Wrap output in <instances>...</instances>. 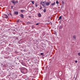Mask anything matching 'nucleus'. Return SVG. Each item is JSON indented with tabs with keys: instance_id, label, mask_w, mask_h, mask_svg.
Here are the masks:
<instances>
[{
	"instance_id": "obj_1",
	"label": "nucleus",
	"mask_w": 80,
	"mask_h": 80,
	"mask_svg": "<svg viewBox=\"0 0 80 80\" xmlns=\"http://www.w3.org/2000/svg\"><path fill=\"white\" fill-rule=\"evenodd\" d=\"M50 2H47L46 3V5L47 6H48L49 5H50Z\"/></svg>"
},
{
	"instance_id": "obj_2",
	"label": "nucleus",
	"mask_w": 80,
	"mask_h": 80,
	"mask_svg": "<svg viewBox=\"0 0 80 80\" xmlns=\"http://www.w3.org/2000/svg\"><path fill=\"white\" fill-rule=\"evenodd\" d=\"M63 28V26L62 25H61L59 27V30H61V29H62Z\"/></svg>"
},
{
	"instance_id": "obj_3",
	"label": "nucleus",
	"mask_w": 80,
	"mask_h": 80,
	"mask_svg": "<svg viewBox=\"0 0 80 80\" xmlns=\"http://www.w3.org/2000/svg\"><path fill=\"white\" fill-rule=\"evenodd\" d=\"M11 3H13L14 5H15V4L16 3V2H15V0L13 1H11Z\"/></svg>"
},
{
	"instance_id": "obj_4",
	"label": "nucleus",
	"mask_w": 80,
	"mask_h": 80,
	"mask_svg": "<svg viewBox=\"0 0 80 80\" xmlns=\"http://www.w3.org/2000/svg\"><path fill=\"white\" fill-rule=\"evenodd\" d=\"M55 2H54V3L51 4V5L52 6H55Z\"/></svg>"
},
{
	"instance_id": "obj_5",
	"label": "nucleus",
	"mask_w": 80,
	"mask_h": 80,
	"mask_svg": "<svg viewBox=\"0 0 80 80\" xmlns=\"http://www.w3.org/2000/svg\"><path fill=\"white\" fill-rule=\"evenodd\" d=\"M14 14H16V15H18V11L14 12Z\"/></svg>"
},
{
	"instance_id": "obj_6",
	"label": "nucleus",
	"mask_w": 80,
	"mask_h": 80,
	"mask_svg": "<svg viewBox=\"0 0 80 80\" xmlns=\"http://www.w3.org/2000/svg\"><path fill=\"white\" fill-rule=\"evenodd\" d=\"M21 17L22 18H24L23 15V14H21Z\"/></svg>"
},
{
	"instance_id": "obj_7",
	"label": "nucleus",
	"mask_w": 80,
	"mask_h": 80,
	"mask_svg": "<svg viewBox=\"0 0 80 80\" xmlns=\"http://www.w3.org/2000/svg\"><path fill=\"white\" fill-rule=\"evenodd\" d=\"M22 70H27V69H26V68H23V67L22 68Z\"/></svg>"
},
{
	"instance_id": "obj_8",
	"label": "nucleus",
	"mask_w": 80,
	"mask_h": 80,
	"mask_svg": "<svg viewBox=\"0 0 80 80\" xmlns=\"http://www.w3.org/2000/svg\"><path fill=\"white\" fill-rule=\"evenodd\" d=\"M38 16L39 17H41V14H40V13H38Z\"/></svg>"
},
{
	"instance_id": "obj_9",
	"label": "nucleus",
	"mask_w": 80,
	"mask_h": 80,
	"mask_svg": "<svg viewBox=\"0 0 80 80\" xmlns=\"http://www.w3.org/2000/svg\"><path fill=\"white\" fill-rule=\"evenodd\" d=\"M4 16H5V18H8V16L6 14H4Z\"/></svg>"
},
{
	"instance_id": "obj_10",
	"label": "nucleus",
	"mask_w": 80,
	"mask_h": 80,
	"mask_svg": "<svg viewBox=\"0 0 80 80\" xmlns=\"http://www.w3.org/2000/svg\"><path fill=\"white\" fill-rule=\"evenodd\" d=\"M21 13H23V12H25V10H21Z\"/></svg>"
},
{
	"instance_id": "obj_11",
	"label": "nucleus",
	"mask_w": 80,
	"mask_h": 80,
	"mask_svg": "<svg viewBox=\"0 0 80 80\" xmlns=\"http://www.w3.org/2000/svg\"><path fill=\"white\" fill-rule=\"evenodd\" d=\"M73 38L75 39H75H76V36L75 35H73Z\"/></svg>"
},
{
	"instance_id": "obj_12",
	"label": "nucleus",
	"mask_w": 80,
	"mask_h": 80,
	"mask_svg": "<svg viewBox=\"0 0 80 80\" xmlns=\"http://www.w3.org/2000/svg\"><path fill=\"white\" fill-rule=\"evenodd\" d=\"M60 19H61V20H62V16H60L59 17V19H58V20H60Z\"/></svg>"
},
{
	"instance_id": "obj_13",
	"label": "nucleus",
	"mask_w": 80,
	"mask_h": 80,
	"mask_svg": "<svg viewBox=\"0 0 80 80\" xmlns=\"http://www.w3.org/2000/svg\"><path fill=\"white\" fill-rule=\"evenodd\" d=\"M31 2H32V5L34 4V1H31Z\"/></svg>"
},
{
	"instance_id": "obj_14",
	"label": "nucleus",
	"mask_w": 80,
	"mask_h": 80,
	"mask_svg": "<svg viewBox=\"0 0 80 80\" xmlns=\"http://www.w3.org/2000/svg\"><path fill=\"white\" fill-rule=\"evenodd\" d=\"M46 12V9H44L43 10V12H44V13H45Z\"/></svg>"
},
{
	"instance_id": "obj_15",
	"label": "nucleus",
	"mask_w": 80,
	"mask_h": 80,
	"mask_svg": "<svg viewBox=\"0 0 80 80\" xmlns=\"http://www.w3.org/2000/svg\"><path fill=\"white\" fill-rule=\"evenodd\" d=\"M22 65H23V66H26V64L23 63H22Z\"/></svg>"
},
{
	"instance_id": "obj_16",
	"label": "nucleus",
	"mask_w": 80,
	"mask_h": 80,
	"mask_svg": "<svg viewBox=\"0 0 80 80\" xmlns=\"http://www.w3.org/2000/svg\"><path fill=\"white\" fill-rule=\"evenodd\" d=\"M56 3H57V4H58V3H59V2H58V1H56Z\"/></svg>"
},
{
	"instance_id": "obj_17",
	"label": "nucleus",
	"mask_w": 80,
	"mask_h": 80,
	"mask_svg": "<svg viewBox=\"0 0 80 80\" xmlns=\"http://www.w3.org/2000/svg\"><path fill=\"white\" fill-rule=\"evenodd\" d=\"M62 5H64V1H62Z\"/></svg>"
},
{
	"instance_id": "obj_18",
	"label": "nucleus",
	"mask_w": 80,
	"mask_h": 80,
	"mask_svg": "<svg viewBox=\"0 0 80 80\" xmlns=\"http://www.w3.org/2000/svg\"><path fill=\"white\" fill-rule=\"evenodd\" d=\"M42 6H43L44 7H45V4H42Z\"/></svg>"
},
{
	"instance_id": "obj_19",
	"label": "nucleus",
	"mask_w": 80,
	"mask_h": 80,
	"mask_svg": "<svg viewBox=\"0 0 80 80\" xmlns=\"http://www.w3.org/2000/svg\"><path fill=\"white\" fill-rule=\"evenodd\" d=\"M46 2L47 1H44V2H43L42 3H43L44 4V3H45V2Z\"/></svg>"
},
{
	"instance_id": "obj_20",
	"label": "nucleus",
	"mask_w": 80,
	"mask_h": 80,
	"mask_svg": "<svg viewBox=\"0 0 80 80\" xmlns=\"http://www.w3.org/2000/svg\"><path fill=\"white\" fill-rule=\"evenodd\" d=\"M40 10H42V7L40 6Z\"/></svg>"
},
{
	"instance_id": "obj_21",
	"label": "nucleus",
	"mask_w": 80,
	"mask_h": 80,
	"mask_svg": "<svg viewBox=\"0 0 80 80\" xmlns=\"http://www.w3.org/2000/svg\"><path fill=\"white\" fill-rule=\"evenodd\" d=\"M39 24V23H37L36 24V25H38Z\"/></svg>"
},
{
	"instance_id": "obj_22",
	"label": "nucleus",
	"mask_w": 80,
	"mask_h": 80,
	"mask_svg": "<svg viewBox=\"0 0 80 80\" xmlns=\"http://www.w3.org/2000/svg\"><path fill=\"white\" fill-rule=\"evenodd\" d=\"M40 55H43V53H41Z\"/></svg>"
},
{
	"instance_id": "obj_23",
	"label": "nucleus",
	"mask_w": 80,
	"mask_h": 80,
	"mask_svg": "<svg viewBox=\"0 0 80 80\" xmlns=\"http://www.w3.org/2000/svg\"><path fill=\"white\" fill-rule=\"evenodd\" d=\"M78 55H79V56H80V53H78Z\"/></svg>"
},
{
	"instance_id": "obj_24",
	"label": "nucleus",
	"mask_w": 80,
	"mask_h": 80,
	"mask_svg": "<svg viewBox=\"0 0 80 80\" xmlns=\"http://www.w3.org/2000/svg\"><path fill=\"white\" fill-rule=\"evenodd\" d=\"M35 7H38V5L37 4H35Z\"/></svg>"
},
{
	"instance_id": "obj_25",
	"label": "nucleus",
	"mask_w": 80,
	"mask_h": 80,
	"mask_svg": "<svg viewBox=\"0 0 80 80\" xmlns=\"http://www.w3.org/2000/svg\"><path fill=\"white\" fill-rule=\"evenodd\" d=\"M75 62L76 63H77L78 62V61H77V60H76V61H75Z\"/></svg>"
},
{
	"instance_id": "obj_26",
	"label": "nucleus",
	"mask_w": 80,
	"mask_h": 80,
	"mask_svg": "<svg viewBox=\"0 0 80 80\" xmlns=\"http://www.w3.org/2000/svg\"><path fill=\"white\" fill-rule=\"evenodd\" d=\"M17 23H19V20H18L17 21Z\"/></svg>"
},
{
	"instance_id": "obj_27",
	"label": "nucleus",
	"mask_w": 80,
	"mask_h": 80,
	"mask_svg": "<svg viewBox=\"0 0 80 80\" xmlns=\"http://www.w3.org/2000/svg\"><path fill=\"white\" fill-rule=\"evenodd\" d=\"M34 26H32V28H34Z\"/></svg>"
},
{
	"instance_id": "obj_28",
	"label": "nucleus",
	"mask_w": 80,
	"mask_h": 80,
	"mask_svg": "<svg viewBox=\"0 0 80 80\" xmlns=\"http://www.w3.org/2000/svg\"><path fill=\"white\" fill-rule=\"evenodd\" d=\"M28 17H29V18H31V16H28Z\"/></svg>"
},
{
	"instance_id": "obj_29",
	"label": "nucleus",
	"mask_w": 80,
	"mask_h": 80,
	"mask_svg": "<svg viewBox=\"0 0 80 80\" xmlns=\"http://www.w3.org/2000/svg\"><path fill=\"white\" fill-rule=\"evenodd\" d=\"M27 23H30V22H27Z\"/></svg>"
},
{
	"instance_id": "obj_30",
	"label": "nucleus",
	"mask_w": 80,
	"mask_h": 80,
	"mask_svg": "<svg viewBox=\"0 0 80 80\" xmlns=\"http://www.w3.org/2000/svg\"><path fill=\"white\" fill-rule=\"evenodd\" d=\"M16 2L17 3H18V2L17 1H16Z\"/></svg>"
},
{
	"instance_id": "obj_31",
	"label": "nucleus",
	"mask_w": 80,
	"mask_h": 80,
	"mask_svg": "<svg viewBox=\"0 0 80 80\" xmlns=\"http://www.w3.org/2000/svg\"><path fill=\"white\" fill-rule=\"evenodd\" d=\"M9 14L11 15V16H12V14H11V13H9Z\"/></svg>"
},
{
	"instance_id": "obj_32",
	"label": "nucleus",
	"mask_w": 80,
	"mask_h": 80,
	"mask_svg": "<svg viewBox=\"0 0 80 80\" xmlns=\"http://www.w3.org/2000/svg\"><path fill=\"white\" fill-rule=\"evenodd\" d=\"M12 8H13V6H12Z\"/></svg>"
},
{
	"instance_id": "obj_33",
	"label": "nucleus",
	"mask_w": 80,
	"mask_h": 80,
	"mask_svg": "<svg viewBox=\"0 0 80 80\" xmlns=\"http://www.w3.org/2000/svg\"><path fill=\"white\" fill-rule=\"evenodd\" d=\"M16 64H17V63H16Z\"/></svg>"
}]
</instances>
